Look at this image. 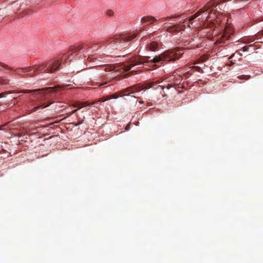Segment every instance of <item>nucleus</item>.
Wrapping results in <instances>:
<instances>
[{
  "label": "nucleus",
  "instance_id": "1",
  "mask_svg": "<svg viewBox=\"0 0 263 263\" xmlns=\"http://www.w3.org/2000/svg\"><path fill=\"white\" fill-rule=\"evenodd\" d=\"M182 49L168 50L164 51L159 56H156L153 59H150L151 57H147L143 58H132L128 64H123L122 68L123 71H127L130 70L133 67L136 65H140L146 62H152L154 63L159 62L161 61H174L179 59L183 53Z\"/></svg>",
  "mask_w": 263,
  "mask_h": 263
},
{
  "label": "nucleus",
  "instance_id": "2",
  "mask_svg": "<svg viewBox=\"0 0 263 263\" xmlns=\"http://www.w3.org/2000/svg\"><path fill=\"white\" fill-rule=\"evenodd\" d=\"M98 46L91 43H85L76 46L71 47L68 51V60L71 61L75 58H82L88 56L87 60L92 61L91 66H101L100 61L97 60L94 55H90L89 53L97 49Z\"/></svg>",
  "mask_w": 263,
  "mask_h": 263
},
{
  "label": "nucleus",
  "instance_id": "3",
  "mask_svg": "<svg viewBox=\"0 0 263 263\" xmlns=\"http://www.w3.org/2000/svg\"><path fill=\"white\" fill-rule=\"evenodd\" d=\"M137 35V34L135 33L116 34L106 41V47L108 50L110 49H120L126 48Z\"/></svg>",
  "mask_w": 263,
  "mask_h": 263
},
{
  "label": "nucleus",
  "instance_id": "4",
  "mask_svg": "<svg viewBox=\"0 0 263 263\" xmlns=\"http://www.w3.org/2000/svg\"><path fill=\"white\" fill-rule=\"evenodd\" d=\"M68 54L63 55L61 58L57 60H52L48 61L46 63H42L39 65H35L31 66L33 68L32 73L35 74V72L37 71H44L45 72H54L62 64L66 63L68 60Z\"/></svg>",
  "mask_w": 263,
  "mask_h": 263
},
{
  "label": "nucleus",
  "instance_id": "5",
  "mask_svg": "<svg viewBox=\"0 0 263 263\" xmlns=\"http://www.w3.org/2000/svg\"><path fill=\"white\" fill-rule=\"evenodd\" d=\"M70 84H67V85H58L57 86H55V87H46V88H44L42 89H33V90H22L21 92L30 93V92H36L37 91H42V92L40 93V94L42 95V97L43 98V99H45L46 98V95H47L50 93L55 92V91L57 90L58 88H63L65 86H70Z\"/></svg>",
  "mask_w": 263,
  "mask_h": 263
},
{
  "label": "nucleus",
  "instance_id": "6",
  "mask_svg": "<svg viewBox=\"0 0 263 263\" xmlns=\"http://www.w3.org/2000/svg\"><path fill=\"white\" fill-rule=\"evenodd\" d=\"M151 87H152V83H147L145 85L137 84L120 91L119 93L123 96H128L130 93H135L140 92L145 88H149Z\"/></svg>",
  "mask_w": 263,
  "mask_h": 263
},
{
  "label": "nucleus",
  "instance_id": "7",
  "mask_svg": "<svg viewBox=\"0 0 263 263\" xmlns=\"http://www.w3.org/2000/svg\"><path fill=\"white\" fill-rule=\"evenodd\" d=\"M217 0H213V1H211L209 2L208 3H207V4L204 6V7H203L202 8L199 10L198 11V12H197L194 15H193L190 18V20L186 23V24H187V26L189 27H191V26L190 24H191V25L192 26L196 27V25H194L193 23L192 22V21L193 20H194V19H195L197 16H199L202 13H203V12L208 11L209 9H210L213 6L214 4L217 3Z\"/></svg>",
  "mask_w": 263,
  "mask_h": 263
},
{
  "label": "nucleus",
  "instance_id": "8",
  "mask_svg": "<svg viewBox=\"0 0 263 263\" xmlns=\"http://www.w3.org/2000/svg\"><path fill=\"white\" fill-rule=\"evenodd\" d=\"M119 93H113L111 95L108 96V98H107L105 100H103L102 99H99L98 101H97L96 102H92L91 103L88 104H86V102H84V103H82L79 104L76 106L79 107L78 109H80V108H81L83 107V106L92 105H95V104H98V103L99 102H105V101H106L107 100H110L111 99H117V98H118L119 97Z\"/></svg>",
  "mask_w": 263,
  "mask_h": 263
},
{
  "label": "nucleus",
  "instance_id": "9",
  "mask_svg": "<svg viewBox=\"0 0 263 263\" xmlns=\"http://www.w3.org/2000/svg\"><path fill=\"white\" fill-rule=\"evenodd\" d=\"M33 70V68H31V67H28L23 68H18L17 69L15 70V71L17 74L20 75H22L23 73H26L27 76L32 77L34 76V74L32 73Z\"/></svg>",
  "mask_w": 263,
  "mask_h": 263
},
{
  "label": "nucleus",
  "instance_id": "10",
  "mask_svg": "<svg viewBox=\"0 0 263 263\" xmlns=\"http://www.w3.org/2000/svg\"><path fill=\"white\" fill-rule=\"evenodd\" d=\"M231 33H230L227 29H226L222 33H220L218 35V39L216 42L218 44L221 43L224 41L229 39L230 37Z\"/></svg>",
  "mask_w": 263,
  "mask_h": 263
},
{
  "label": "nucleus",
  "instance_id": "11",
  "mask_svg": "<svg viewBox=\"0 0 263 263\" xmlns=\"http://www.w3.org/2000/svg\"><path fill=\"white\" fill-rule=\"evenodd\" d=\"M183 23H185V22ZM185 24H180L174 25L173 26L168 28L167 30L171 33H174L179 32L180 30H183L185 29Z\"/></svg>",
  "mask_w": 263,
  "mask_h": 263
},
{
  "label": "nucleus",
  "instance_id": "12",
  "mask_svg": "<svg viewBox=\"0 0 263 263\" xmlns=\"http://www.w3.org/2000/svg\"><path fill=\"white\" fill-rule=\"evenodd\" d=\"M158 20L152 16H144L141 18V22L145 25H149L157 21Z\"/></svg>",
  "mask_w": 263,
  "mask_h": 263
},
{
  "label": "nucleus",
  "instance_id": "13",
  "mask_svg": "<svg viewBox=\"0 0 263 263\" xmlns=\"http://www.w3.org/2000/svg\"><path fill=\"white\" fill-rule=\"evenodd\" d=\"M52 103V102H48L47 103H42L41 105H37L36 106H35V107H33L31 109V110L33 111H36L38 109H43V108H45L46 107L49 106Z\"/></svg>",
  "mask_w": 263,
  "mask_h": 263
},
{
  "label": "nucleus",
  "instance_id": "14",
  "mask_svg": "<svg viewBox=\"0 0 263 263\" xmlns=\"http://www.w3.org/2000/svg\"><path fill=\"white\" fill-rule=\"evenodd\" d=\"M148 46L149 49L151 51H155L158 49L159 44L157 41H154L152 42Z\"/></svg>",
  "mask_w": 263,
  "mask_h": 263
},
{
  "label": "nucleus",
  "instance_id": "15",
  "mask_svg": "<svg viewBox=\"0 0 263 263\" xmlns=\"http://www.w3.org/2000/svg\"><path fill=\"white\" fill-rule=\"evenodd\" d=\"M250 47H253V46L252 45H249V46H244L241 49L239 50H237L236 52V53L240 55H241V54L240 53V51H242L243 52H245V51H247L248 50L249 48Z\"/></svg>",
  "mask_w": 263,
  "mask_h": 263
},
{
  "label": "nucleus",
  "instance_id": "16",
  "mask_svg": "<svg viewBox=\"0 0 263 263\" xmlns=\"http://www.w3.org/2000/svg\"><path fill=\"white\" fill-rule=\"evenodd\" d=\"M9 79L0 77V85H7L9 83Z\"/></svg>",
  "mask_w": 263,
  "mask_h": 263
},
{
  "label": "nucleus",
  "instance_id": "17",
  "mask_svg": "<svg viewBox=\"0 0 263 263\" xmlns=\"http://www.w3.org/2000/svg\"><path fill=\"white\" fill-rule=\"evenodd\" d=\"M78 119H79V121L77 123H73V124H74V126H76L81 125L83 122V121L85 119V117L84 116L82 117H78Z\"/></svg>",
  "mask_w": 263,
  "mask_h": 263
},
{
  "label": "nucleus",
  "instance_id": "18",
  "mask_svg": "<svg viewBox=\"0 0 263 263\" xmlns=\"http://www.w3.org/2000/svg\"><path fill=\"white\" fill-rule=\"evenodd\" d=\"M102 67L104 68V70L105 71H112L113 69H114V66L109 65H104Z\"/></svg>",
  "mask_w": 263,
  "mask_h": 263
},
{
  "label": "nucleus",
  "instance_id": "19",
  "mask_svg": "<svg viewBox=\"0 0 263 263\" xmlns=\"http://www.w3.org/2000/svg\"><path fill=\"white\" fill-rule=\"evenodd\" d=\"M250 78V76L249 75H241L238 77V78L239 79L242 80V79H245V80H249Z\"/></svg>",
  "mask_w": 263,
  "mask_h": 263
},
{
  "label": "nucleus",
  "instance_id": "20",
  "mask_svg": "<svg viewBox=\"0 0 263 263\" xmlns=\"http://www.w3.org/2000/svg\"><path fill=\"white\" fill-rule=\"evenodd\" d=\"M2 67H4L7 69H10V68L7 65L4 64V63H0V71L2 70Z\"/></svg>",
  "mask_w": 263,
  "mask_h": 263
},
{
  "label": "nucleus",
  "instance_id": "21",
  "mask_svg": "<svg viewBox=\"0 0 263 263\" xmlns=\"http://www.w3.org/2000/svg\"><path fill=\"white\" fill-rule=\"evenodd\" d=\"M10 93L8 91L0 93V98L5 96V95Z\"/></svg>",
  "mask_w": 263,
  "mask_h": 263
},
{
  "label": "nucleus",
  "instance_id": "22",
  "mask_svg": "<svg viewBox=\"0 0 263 263\" xmlns=\"http://www.w3.org/2000/svg\"><path fill=\"white\" fill-rule=\"evenodd\" d=\"M107 14H108V15L111 16V15H112V14H113V12H112V11H110V10H109V11H108L107 12Z\"/></svg>",
  "mask_w": 263,
  "mask_h": 263
},
{
  "label": "nucleus",
  "instance_id": "23",
  "mask_svg": "<svg viewBox=\"0 0 263 263\" xmlns=\"http://www.w3.org/2000/svg\"><path fill=\"white\" fill-rule=\"evenodd\" d=\"M78 110V109H75L74 110H72L71 112V114H73L74 113H75L77 110Z\"/></svg>",
  "mask_w": 263,
  "mask_h": 263
},
{
  "label": "nucleus",
  "instance_id": "24",
  "mask_svg": "<svg viewBox=\"0 0 263 263\" xmlns=\"http://www.w3.org/2000/svg\"><path fill=\"white\" fill-rule=\"evenodd\" d=\"M212 13V11L209 13V15L208 16H206V18L211 17L210 16V14Z\"/></svg>",
  "mask_w": 263,
  "mask_h": 263
},
{
  "label": "nucleus",
  "instance_id": "25",
  "mask_svg": "<svg viewBox=\"0 0 263 263\" xmlns=\"http://www.w3.org/2000/svg\"><path fill=\"white\" fill-rule=\"evenodd\" d=\"M230 63H230V66H232V65H233V64H234V63H233V62H232V61H231V62H230Z\"/></svg>",
  "mask_w": 263,
  "mask_h": 263
},
{
  "label": "nucleus",
  "instance_id": "26",
  "mask_svg": "<svg viewBox=\"0 0 263 263\" xmlns=\"http://www.w3.org/2000/svg\"><path fill=\"white\" fill-rule=\"evenodd\" d=\"M235 54H236V53H234V54H232V55H231V58H232V57H235Z\"/></svg>",
  "mask_w": 263,
  "mask_h": 263
},
{
  "label": "nucleus",
  "instance_id": "27",
  "mask_svg": "<svg viewBox=\"0 0 263 263\" xmlns=\"http://www.w3.org/2000/svg\"><path fill=\"white\" fill-rule=\"evenodd\" d=\"M139 103H143V101H140Z\"/></svg>",
  "mask_w": 263,
  "mask_h": 263
},
{
  "label": "nucleus",
  "instance_id": "28",
  "mask_svg": "<svg viewBox=\"0 0 263 263\" xmlns=\"http://www.w3.org/2000/svg\"><path fill=\"white\" fill-rule=\"evenodd\" d=\"M203 25L204 26V27H205V23H204V24H203Z\"/></svg>",
  "mask_w": 263,
  "mask_h": 263
},
{
  "label": "nucleus",
  "instance_id": "29",
  "mask_svg": "<svg viewBox=\"0 0 263 263\" xmlns=\"http://www.w3.org/2000/svg\"><path fill=\"white\" fill-rule=\"evenodd\" d=\"M127 128H128V127H126L125 128V129H126V130H127Z\"/></svg>",
  "mask_w": 263,
  "mask_h": 263
},
{
  "label": "nucleus",
  "instance_id": "30",
  "mask_svg": "<svg viewBox=\"0 0 263 263\" xmlns=\"http://www.w3.org/2000/svg\"><path fill=\"white\" fill-rule=\"evenodd\" d=\"M127 128H128V127H126L125 128V129H126V130H127Z\"/></svg>",
  "mask_w": 263,
  "mask_h": 263
},
{
  "label": "nucleus",
  "instance_id": "31",
  "mask_svg": "<svg viewBox=\"0 0 263 263\" xmlns=\"http://www.w3.org/2000/svg\"><path fill=\"white\" fill-rule=\"evenodd\" d=\"M32 101H33V100H30V102H31Z\"/></svg>",
  "mask_w": 263,
  "mask_h": 263
},
{
  "label": "nucleus",
  "instance_id": "32",
  "mask_svg": "<svg viewBox=\"0 0 263 263\" xmlns=\"http://www.w3.org/2000/svg\"><path fill=\"white\" fill-rule=\"evenodd\" d=\"M96 108H99V107L98 106H96Z\"/></svg>",
  "mask_w": 263,
  "mask_h": 263
}]
</instances>
